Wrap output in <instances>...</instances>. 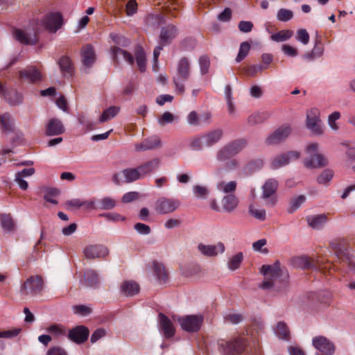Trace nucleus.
<instances>
[{
  "label": "nucleus",
  "mask_w": 355,
  "mask_h": 355,
  "mask_svg": "<svg viewBox=\"0 0 355 355\" xmlns=\"http://www.w3.org/2000/svg\"><path fill=\"white\" fill-rule=\"evenodd\" d=\"M221 129L207 131L192 139L190 146L194 150H201L203 148H210L216 144L223 137Z\"/></svg>",
  "instance_id": "obj_1"
},
{
  "label": "nucleus",
  "mask_w": 355,
  "mask_h": 355,
  "mask_svg": "<svg viewBox=\"0 0 355 355\" xmlns=\"http://www.w3.org/2000/svg\"><path fill=\"white\" fill-rule=\"evenodd\" d=\"M218 350L225 355H236L243 353L247 345V340L238 336L230 340H221L218 343Z\"/></svg>",
  "instance_id": "obj_2"
},
{
  "label": "nucleus",
  "mask_w": 355,
  "mask_h": 355,
  "mask_svg": "<svg viewBox=\"0 0 355 355\" xmlns=\"http://www.w3.org/2000/svg\"><path fill=\"white\" fill-rule=\"evenodd\" d=\"M176 75L173 78L176 92L183 94L185 90L184 82L189 80L191 73L190 62L188 58H182L177 64Z\"/></svg>",
  "instance_id": "obj_3"
},
{
  "label": "nucleus",
  "mask_w": 355,
  "mask_h": 355,
  "mask_svg": "<svg viewBox=\"0 0 355 355\" xmlns=\"http://www.w3.org/2000/svg\"><path fill=\"white\" fill-rule=\"evenodd\" d=\"M247 146L245 139H236L220 148L216 153V158L219 162H223L236 156Z\"/></svg>",
  "instance_id": "obj_4"
},
{
  "label": "nucleus",
  "mask_w": 355,
  "mask_h": 355,
  "mask_svg": "<svg viewBox=\"0 0 355 355\" xmlns=\"http://www.w3.org/2000/svg\"><path fill=\"white\" fill-rule=\"evenodd\" d=\"M318 144L312 143L307 145L306 153L308 157L304 161V164L306 168H315L327 165V159L322 154L318 153Z\"/></svg>",
  "instance_id": "obj_5"
},
{
  "label": "nucleus",
  "mask_w": 355,
  "mask_h": 355,
  "mask_svg": "<svg viewBox=\"0 0 355 355\" xmlns=\"http://www.w3.org/2000/svg\"><path fill=\"white\" fill-rule=\"evenodd\" d=\"M261 272L264 275V281L260 287L263 289L271 288L276 279L282 275L279 262L276 261L273 265H263Z\"/></svg>",
  "instance_id": "obj_6"
},
{
  "label": "nucleus",
  "mask_w": 355,
  "mask_h": 355,
  "mask_svg": "<svg viewBox=\"0 0 355 355\" xmlns=\"http://www.w3.org/2000/svg\"><path fill=\"white\" fill-rule=\"evenodd\" d=\"M278 181L275 178H269L263 184L261 198L266 200V205L273 207L276 205L277 198L276 191L278 188Z\"/></svg>",
  "instance_id": "obj_7"
},
{
  "label": "nucleus",
  "mask_w": 355,
  "mask_h": 355,
  "mask_svg": "<svg viewBox=\"0 0 355 355\" xmlns=\"http://www.w3.org/2000/svg\"><path fill=\"white\" fill-rule=\"evenodd\" d=\"M43 288V279L39 275L31 276L21 285L20 293L23 295H37Z\"/></svg>",
  "instance_id": "obj_8"
},
{
  "label": "nucleus",
  "mask_w": 355,
  "mask_h": 355,
  "mask_svg": "<svg viewBox=\"0 0 355 355\" xmlns=\"http://www.w3.org/2000/svg\"><path fill=\"white\" fill-rule=\"evenodd\" d=\"M180 206L179 200L172 198L162 197L155 204V209L159 214H168L174 212Z\"/></svg>",
  "instance_id": "obj_9"
},
{
  "label": "nucleus",
  "mask_w": 355,
  "mask_h": 355,
  "mask_svg": "<svg viewBox=\"0 0 355 355\" xmlns=\"http://www.w3.org/2000/svg\"><path fill=\"white\" fill-rule=\"evenodd\" d=\"M42 26L51 33H55L63 24V18L60 12H51L41 20Z\"/></svg>",
  "instance_id": "obj_10"
},
{
  "label": "nucleus",
  "mask_w": 355,
  "mask_h": 355,
  "mask_svg": "<svg viewBox=\"0 0 355 355\" xmlns=\"http://www.w3.org/2000/svg\"><path fill=\"white\" fill-rule=\"evenodd\" d=\"M312 345L322 354L333 355L336 351L334 344L323 336H317L312 338Z\"/></svg>",
  "instance_id": "obj_11"
},
{
  "label": "nucleus",
  "mask_w": 355,
  "mask_h": 355,
  "mask_svg": "<svg viewBox=\"0 0 355 355\" xmlns=\"http://www.w3.org/2000/svg\"><path fill=\"white\" fill-rule=\"evenodd\" d=\"M211 117L212 115L209 112L198 114L196 111H191L187 116V122L191 126H202L209 124Z\"/></svg>",
  "instance_id": "obj_12"
},
{
  "label": "nucleus",
  "mask_w": 355,
  "mask_h": 355,
  "mask_svg": "<svg viewBox=\"0 0 355 355\" xmlns=\"http://www.w3.org/2000/svg\"><path fill=\"white\" fill-rule=\"evenodd\" d=\"M182 329L189 332L197 331L200 329L202 318L198 315H187L178 319Z\"/></svg>",
  "instance_id": "obj_13"
},
{
  "label": "nucleus",
  "mask_w": 355,
  "mask_h": 355,
  "mask_svg": "<svg viewBox=\"0 0 355 355\" xmlns=\"http://www.w3.org/2000/svg\"><path fill=\"white\" fill-rule=\"evenodd\" d=\"M198 250L202 255L213 257L223 254L225 250V246L220 241L211 245H205L201 243L198 244Z\"/></svg>",
  "instance_id": "obj_14"
},
{
  "label": "nucleus",
  "mask_w": 355,
  "mask_h": 355,
  "mask_svg": "<svg viewBox=\"0 0 355 355\" xmlns=\"http://www.w3.org/2000/svg\"><path fill=\"white\" fill-rule=\"evenodd\" d=\"M306 127L316 135L322 133L321 120L319 118V111L317 109H311L307 112Z\"/></svg>",
  "instance_id": "obj_15"
},
{
  "label": "nucleus",
  "mask_w": 355,
  "mask_h": 355,
  "mask_svg": "<svg viewBox=\"0 0 355 355\" xmlns=\"http://www.w3.org/2000/svg\"><path fill=\"white\" fill-rule=\"evenodd\" d=\"M85 257L88 259L105 258L109 254V250L103 245H90L83 250Z\"/></svg>",
  "instance_id": "obj_16"
},
{
  "label": "nucleus",
  "mask_w": 355,
  "mask_h": 355,
  "mask_svg": "<svg viewBox=\"0 0 355 355\" xmlns=\"http://www.w3.org/2000/svg\"><path fill=\"white\" fill-rule=\"evenodd\" d=\"M300 155V154L297 151H290L279 155L271 160V167L273 169L283 167L288 164L291 161L297 159Z\"/></svg>",
  "instance_id": "obj_17"
},
{
  "label": "nucleus",
  "mask_w": 355,
  "mask_h": 355,
  "mask_svg": "<svg viewBox=\"0 0 355 355\" xmlns=\"http://www.w3.org/2000/svg\"><path fill=\"white\" fill-rule=\"evenodd\" d=\"M291 132V128L289 125H282L268 137L266 143L268 145L277 144L285 140Z\"/></svg>",
  "instance_id": "obj_18"
},
{
  "label": "nucleus",
  "mask_w": 355,
  "mask_h": 355,
  "mask_svg": "<svg viewBox=\"0 0 355 355\" xmlns=\"http://www.w3.org/2000/svg\"><path fill=\"white\" fill-rule=\"evenodd\" d=\"M159 329L166 338H170L175 334V328L171 320L164 313H160L158 315Z\"/></svg>",
  "instance_id": "obj_19"
},
{
  "label": "nucleus",
  "mask_w": 355,
  "mask_h": 355,
  "mask_svg": "<svg viewBox=\"0 0 355 355\" xmlns=\"http://www.w3.org/2000/svg\"><path fill=\"white\" fill-rule=\"evenodd\" d=\"M89 336V330L84 326H77L69 332V338L74 343H83Z\"/></svg>",
  "instance_id": "obj_20"
},
{
  "label": "nucleus",
  "mask_w": 355,
  "mask_h": 355,
  "mask_svg": "<svg viewBox=\"0 0 355 355\" xmlns=\"http://www.w3.org/2000/svg\"><path fill=\"white\" fill-rule=\"evenodd\" d=\"M160 163V159L155 157L139 166L138 170L139 171L142 178L147 175H150L151 173L157 171L159 168Z\"/></svg>",
  "instance_id": "obj_21"
},
{
  "label": "nucleus",
  "mask_w": 355,
  "mask_h": 355,
  "mask_svg": "<svg viewBox=\"0 0 355 355\" xmlns=\"http://www.w3.org/2000/svg\"><path fill=\"white\" fill-rule=\"evenodd\" d=\"M178 35V28L173 24H168L161 29L159 34L160 42L164 45L169 44Z\"/></svg>",
  "instance_id": "obj_22"
},
{
  "label": "nucleus",
  "mask_w": 355,
  "mask_h": 355,
  "mask_svg": "<svg viewBox=\"0 0 355 355\" xmlns=\"http://www.w3.org/2000/svg\"><path fill=\"white\" fill-rule=\"evenodd\" d=\"M62 75L67 78L73 74L74 67L71 58L67 55H62L57 62Z\"/></svg>",
  "instance_id": "obj_23"
},
{
  "label": "nucleus",
  "mask_w": 355,
  "mask_h": 355,
  "mask_svg": "<svg viewBox=\"0 0 355 355\" xmlns=\"http://www.w3.org/2000/svg\"><path fill=\"white\" fill-rule=\"evenodd\" d=\"M161 146V141L157 137H151L145 139L141 143L135 145V150L146 151L153 150Z\"/></svg>",
  "instance_id": "obj_24"
},
{
  "label": "nucleus",
  "mask_w": 355,
  "mask_h": 355,
  "mask_svg": "<svg viewBox=\"0 0 355 355\" xmlns=\"http://www.w3.org/2000/svg\"><path fill=\"white\" fill-rule=\"evenodd\" d=\"M19 77L31 83H35L42 80L40 72L34 67H30L20 71Z\"/></svg>",
  "instance_id": "obj_25"
},
{
  "label": "nucleus",
  "mask_w": 355,
  "mask_h": 355,
  "mask_svg": "<svg viewBox=\"0 0 355 355\" xmlns=\"http://www.w3.org/2000/svg\"><path fill=\"white\" fill-rule=\"evenodd\" d=\"M239 200L234 194H228L223 197L221 205L223 212L232 213L238 207Z\"/></svg>",
  "instance_id": "obj_26"
},
{
  "label": "nucleus",
  "mask_w": 355,
  "mask_h": 355,
  "mask_svg": "<svg viewBox=\"0 0 355 355\" xmlns=\"http://www.w3.org/2000/svg\"><path fill=\"white\" fill-rule=\"evenodd\" d=\"M64 127L58 119H51L46 125V134L48 136L60 135L64 132Z\"/></svg>",
  "instance_id": "obj_27"
},
{
  "label": "nucleus",
  "mask_w": 355,
  "mask_h": 355,
  "mask_svg": "<svg viewBox=\"0 0 355 355\" xmlns=\"http://www.w3.org/2000/svg\"><path fill=\"white\" fill-rule=\"evenodd\" d=\"M39 29L37 28V30L34 31V33L31 34L17 29L15 30L14 35L15 39L21 43L25 44H35L37 40L36 35Z\"/></svg>",
  "instance_id": "obj_28"
},
{
  "label": "nucleus",
  "mask_w": 355,
  "mask_h": 355,
  "mask_svg": "<svg viewBox=\"0 0 355 355\" xmlns=\"http://www.w3.org/2000/svg\"><path fill=\"white\" fill-rule=\"evenodd\" d=\"M82 62L84 66L90 67L95 62L96 55L94 48L90 44H87L82 48Z\"/></svg>",
  "instance_id": "obj_29"
},
{
  "label": "nucleus",
  "mask_w": 355,
  "mask_h": 355,
  "mask_svg": "<svg viewBox=\"0 0 355 355\" xmlns=\"http://www.w3.org/2000/svg\"><path fill=\"white\" fill-rule=\"evenodd\" d=\"M121 175L124 178L123 182L126 183H130L135 182L136 180L142 179L141 173L138 170V167L137 168H128L123 169L121 171Z\"/></svg>",
  "instance_id": "obj_30"
},
{
  "label": "nucleus",
  "mask_w": 355,
  "mask_h": 355,
  "mask_svg": "<svg viewBox=\"0 0 355 355\" xmlns=\"http://www.w3.org/2000/svg\"><path fill=\"white\" fill-rule=\"evenodd\" d=\"M309 226L313 229H321L327 221L325 214L309 216L306 217Z\"/></svg>",
  "instance_id": "obj_31"
},
{
  "label": "nucleus",
  "mask_w": 355,
  "mask_h": 355,
  "mask_svg": "<svg viewBox=\"0 0 355 355\" xmlns=\"http://www.w3.org/2000/svg\"><path fill=\"white\" fill-rule=\"evenodd\" d=\"M293 263L294 266L302 268L303 270H308L311 268L317 269L313 261L306 256L297 257L293 259Z\"/></svg>",
  "instance_id": "obj_32"
},
{
  "label": "nucleus",
  "mask_w": 355,
  "mask_h": 355,
  "mask_svg": "<svg viewBox=\"0 0 355 355\" xmlns=\"http://www.w3.org/2000/svg\"><path fill=\"white\" fill-rule=\"evenodd\" d=\"M121 292L125 296H133L139 291V286L135 281H125L121 286Z\"/></svg>",
  "instance_id": "obj_33"
},
{
  "label": "nucleus",
  "mask_w": 355,
  "mask_h": 355,
  "mask_svg": "<svg viewBox=\"0 0 355 355\" xmlns=\"http://www.w3.org/2000/svg\"><path fill=\"white\" fill-rule=\"evenodd\" d=\"M237 187L236 181L230 182L219 181L216 184V189L218 191L228 194H232Z\"/></svg>",
  "instance_id": "obj_34"
},
{
  "label": "nucleus",
  "mask_w": 355,
  "mask_h": 355,
  "mask_svg": "<svg viewBox=\"0 0 355 355\" xmlns=\"http://www.w3.org/2000/svg\"><path fill=\"white\" fill-rule=\"evenodd\" d=\"M153 271L159 282L165 283L168 279V273L164 266L162 263L153 262Z\"/></svg>",
  "instance_id": "obj_35"
},
{
  "label": "nucleus",
  "mask_w": 355,
  "mask_h": 355,
  "mask_svg": "<svg viewBox=\"0 0 355 355\" xmlns=\"http://www.w3.org/2000/svg\"><path fill=\"white\" fill-rule=\"evenodd\" d=\"M0 222L2 229L6 232H10L15 230V225L10 214H0Z\"/></svg>",
  "instance_id": "obj_36"
},
{
  "label": "nucleus",
  "mask_w": 355,
  "mask_h": 355,
  "mask_svg": "<svg viewBox=\"0 0 355 355\" xmlns=\"http://www.w3.org/2000/svg\"><path fill=\"white\" fill-rule=\"evenodd\" d=\"M243 260V254L242 252H238L232 257H230L227 261V268L229 270L234 271L238 269Z\"/></svg>",
  "instance_id": "obj_37"
},
{
  "label": "nucleus",
  "mask_w": 355,
  "mask_h": 355,
  "mask_svg": "<svg viewBox=\"0 0 355 355\" xmlns=\"http://www.w3.org/2000/svg\"><path fill=\"white\" fill-rule=\"evenodd\" d=\"M116 205V200L111 197H104L97 200L98 209L110 210Z\"/></svg>",
  "instance_id": "obj_38"
},
{
  "label": "nucleus",
  "mask_w": 355,
  "mask_h": 355,
  "mask_svg": "<svg viewBox=\"0 0 355 355\" xmlns=\"http://www.w3.org/2000/svg\"><path fill=\"white\" fill-rule=\"evenodd\" d=\"M275 334L280 339L289 340L290 331L286 324L284 322H279L276 326Z\"/></svg>",
  "instance_id": "obj_39"
},
{
  "label": "nucleus",
  "mask_w": 355,
  "mask_h": 355,
  "mask_svg": "<svg viewBox=\"0 0 355 355\" xmlns=\"http://www.w3.org/2000/svg\"><path fill=\"white\" fill-rule=\"evenodd\" d=\"M343 145L347 148L345 152L347 156L346 164L355 172V148L350 147L348 144L345 143H343Z\"/></svg>",
  "instance_id": "obj_40"
},
{
  "label": "nucleus",
  "mask_w": 355,
  "mask_h": 355,
  "mask_svg": "<svg viewBox=\"0 0 355 355\" xmlns=\"http://www.w3.org/2000/svg\"><path fill=\"white\" fill-rule=\"evenodd\" d=\"M136 62L139 69L141 72H144L146 70V59L144 51L141 47H139L135 53Z\"/></svg>",
  "instance_id": "obj_41"
},
{
  "label": "nucleus",
  "mask_w": 355,
  "mask_h": 355,
  "mask_svg": "<svg viewBox=\"0 0 355 355\" xmlns=\"http://www.w3.org/2000/svg\"><path fill=\"white\" fill-rule=\"evenodd\" d=\"M119 110L120 108L116 106H111L108 107L103 112L102 115L101 116L99 119L100 122L103 123L114 118L118 114Z\"/></svg>",
  "instance_id": "obj_42"
},
{
  "label": "nucleus",
  "mask_w": 355,
  "mask_h": 355,
  "mask_svg": "<svg viewBox=\"0 0 355 355\" xmlns=\"http://www.w3.org/2000/svg\"><path fill=\"white\" fill-rule=\"evenodd\" d=\"M293 32L291 30H283L279 31L271 35V40L277 42H282L288 40L293 36Z\"/></svg>",
  "instance_id": "obj_43"
},
{
  "label": "nucleus",
  "mask_w": 355,
  "mask_h": 355,
  "mask_svg": "<svg viewBox=\"0 0 355 355\" xmlns=\"http://www.w3.org/2000/svg\"><path fill=\"white\" fill-rule=\"evenodd\" d=\"M85 279L87 285L91 287L96 286L99 282L98 275L93 270H87L85 272Z\"/></svg>",
  "instance_id": "obj_44"
},
{
  "label": "nucleus",
  "mask_w": 355,
  "mask_h": 355,
  "mask_svg": "<svg viewBox=\"0 0 355 355\" xmlns=\"http://www.w3.org/2000/svg\"><path fill=\"white\" fill-rule=\"evenodd\" d=\"M250 44L248 42H243L240 44L238 55L236 58V62H241L249 53Z\"/></svg>",
  "instance_id": "obj_45"
},
{
  "label": "nucleus",
  "mask_w": 355,
  "mask_h": 355,
  "mask_svg": "<svg viewBox=\"0 0 355 355\" xmlns=\"http://www.w3.org/2000/svg\"><path fill=\"white\" fill-rule=\"evenodd\" d=\"M46 191L44 199L51 204L57 205L58 201L53 199V197L60 194V191L55 188H44Z\"/></svg>",
  "instance_id": "obj_46"
},
{
  "label": "nucleus",
  "mask_w": 355,
  "mask_h": 355,
  "mask_svg": "<svg viewBox=\"0 0 355 355\" xmlns=\"http://www.w3.org/2000/svg\"><path fill=\"white\" fill-rule=\"evenodd\" d=\"M113 53L114 55V57L117 56H122L123 59L128 62L130 64H132L134 63V58L133 56L126 51H124L123 49L119 48V47H115L113 49Z\"/></svg>",
  "instance_id": "obj_47"
},
{
  "label": "nucleus",
  "mask_w": 355,
  "mask_h": 355,
  "mask_svg": "<svg viewBox=\"0 0 355 355\" xmlns=\"http://www.w3.org/2000/svg\"><path fill=\"white\" fill-rule=\"evenodd\" d=\"M293 17V12L292 10L281 8L277 11V19L280 21H288L291 20Z\"/></svg>",
  "instance_id": "obj_48"
},
{
  "label": "nucleus",
  "mask_w": 355,
  "mask_h": 355,
  "mask_svg": "<svg viewBox=\"0 0 355 355\" xmlns=\"http://www.w3.org/2000/svg\"><path fill=\"white\" fill-rule=\"evenodd\" d=\"M306 200V197L304 195H300L295 197L291 200L290 207L288 211L293 213L297 210Z\"/></svg>",
  "instance_id": "obj_49"
},
{
  "label": "nucleus",
  "mask_w": 355,
  "mask_h": 355,
  "mask_svg": "<svg viewBox=\"0 0 355 355\" xmlns=\"http://www.w3.org/2000/svg\"><path fill=\"white\" fill-rule=\"evenodd\" d=\"M0 123L5 130H10L12 127V120L9 114L5 113L0 116Z\"/></svg>",
  "instance_id": "obj_50"
},
{
  "label": "nucleus",
  "mask_w": 355,
  "mask_h": 355,
  "mask_svg": "<svg viewBox=\"0 0 355 355\" xmlns=\"http://www.w3.org/2000/svg\"><path fill=\"white\" fill-rule=\"evenodd\" d=\"M47 331L56 337L66 334V330L61 324H51L48 327Z\"/></svg>",
  "instance_id": "obj_51"
},
{
  "label": "nucleus",
  "mask_w": 355,
  "mask_h": 355,
  "mask_svg": "<svg viewBox=\"0 0 355 355\" xmlns=\"http://www.w3.org/2000/svg\"><path fill=\"white\" fill-rule=\"evenodd\" d=\"M193 193L197 198H205L209 194V190L206 187L196 185L193 187Z\"/></svg>",
  "instance_id": "obj_52"
},
{
  "label": "nucleus",
  "mask_w": 355,
  "mask_h": 355,
  "mask_svg": "<svg viewBox=\"0 0 355 355\" xmlns=\"http://www.w3.org/2000/svg\"><path fill=\"white\" fill-rule=\"evenodd\" d=\"M175 119V116L169 112H165L157 120L158 123L164 126L167 123H171Z\"/></svg>",
  "instance_id": "obj_53"
},
{
  "label": "nucleus",
  "mask_w": 355,
  "mask_h": 355,
  "mask_svg": "<svg viewBox=\"0 0 355 355\" xmlns=\"http://www.w3.org/2000/svg\"><path fill=\"white\" fill-rule=\"evenodd\" d=\"M334 176V173L331 170H324L318 177L317 181L319 184H324L329 182Z\"/></svg>",
  "instance_id": "obj_54"
},
{
  "label": "nucleus",
  "mask_w": 355,
  "mask_h": 355,
  "mask_svg": "<svg viewBox=\"0 0 355 355\" xmlns=\"http://www.w3.org/2000/svg\"><path fill=\"white\" fill-rule=\"evenodd\" d=\"M309 34L306 29L301 28L297 31L296 40L306 45L309 42Z\"/></svg>",
  "instance_id": "obj_55"
},
{
  "label": "nucleus",
  "mask_w": 355,
  "mask_h": 355,
  "mask_svg": "<svg viewBox=\"0 0 355 355\" xmlns=\"http://www.w3.org/2000/svg\"><path fill=\"white\" fill-rule=\"evenodd\" d=\"M224 319L225 321L227 322H230L233 324H236L243 321V317L242 315L239 313H232L227 314L225 316Z\"/></svg>",
  "instance_id": "obj_56"
},
{
  "label": "nucleus",
  "mask_w": 355,
  "mask_h": 355,
  "mask_svg": "<svg viewBox=\"0 0 355 355\" xmlns=\"http://www.w3.org/2000/svg\"><path fill=\"white\" fill-rule=\"evenodd\" d=\"M249 211L252 216L260 220L266 219V211L264 209H256L253 205H250Z\"/></svg>",
  "instance_id": "obj_57"
},
{
  "label": "nucleus",
  "mask_w": 355,
  "mask_h": 355,
  "mask_svg": "<svg viewBox=\"0 0 355 355\" xmlns=\"http://www.w3.org/2000/svg\"><path fill=\"white\" fill-rule=\"evenodd\" d=\"M134 229L140 235H148L151 232L150 226L141 223L135 224Z\"/></svg>",
  "instance_id": "obj_58"
},
{
  "label": "nucleus",
  "mask_w": 355,
  "mask_h": 355,
  "mask_svg": "<svg viewBox=\"0 0 355 355\" xmlns=\"http://www.w3.org/2000/svg\"><path fill=\"white\" fill-rule=\"evenodd\" d=\"M263 70H266V66H263V64H257L250 66L246 69V73L250 76L254 77L257 75V73H260Z\"/></svg>",
  "instance_id": "obj_59"
},
{
  "label": "nucleus",
  "mask_w": 355,
  "mask_h": 355,
  "mask_svg": "<svg viewBox=\"0 0 355 355\" xmlns=\"http://www.w3.org/2000/svg\"><path fill=\"white\" fill-rule=\"evenodd\" d=\"M73 312L76 314L80 315L82 316H86L92 313V309L85 305H76L73 307Z\"/></svg>",
  "instance_id": "obj_60"
},
{
  "label": "nucleus",
  "mask_w": 355,
  "mask_h": 355,
  "mask_svg": "<svg viewBox=\"0 0 355 355\" xmlns=\"http://www.w3.org/2000/svg\"><path fill=\"white\" fill-rule=\"evenodd\" d=\"M340 117V113L339 112H334L328 117V123L331 128L334 130H337L338 126L336 123V121L338 120Z\"/></svg>",
  "instance_id": "obj_61"
},
{
  "label": "nucleus",
  "mask_w": 355,
  "mask_h": 355,
  "mask_svg": "<svg viewBox=\"0 0 355 355\" xmlns=\"http://www.w3.org/2000/svg\"><path fill=\"white\" fill-rule=\"evenodd\" d=\"M20 328H14L10 330L0 331V338H12L17 336L21 332Z\"/></svg>",
  "instance_id": "obj_62"
},
{
  "label": "nucleus",
  "mask_w": 355,
  "mask_h": 355,
  "mask_svg": "<svg viewBox=\"0 0 355 355\" xmlns=\"http://www.w3.org/2000/svg\"><path fill=\"white\" fill-rule=\"evenodd\" d=\"M266 243L267 241L266 239H259L252 243V248L254 251H261L264 254H267L268 252V249L264 248L263 250H261V248L266 244Z\"/></svg>",
  "instance_id": "obj_63"
},
{
  "label": "nucleus",
  "mask_w": 355,
  "mask_h": 355,
  "mask_svg": "<svg viewBox=\"0 0 355 355\" xmlns=\"http://www.w3.org/2000/svg\"><path fill=\"white\" fill-rule=\"evenodd\" d=\"M200 71L202 74L207 73L209 70L210 62L207 56H202L199 59Z\"/></svg>",
  "instance_id": "obj_64"
}]
</instances>
